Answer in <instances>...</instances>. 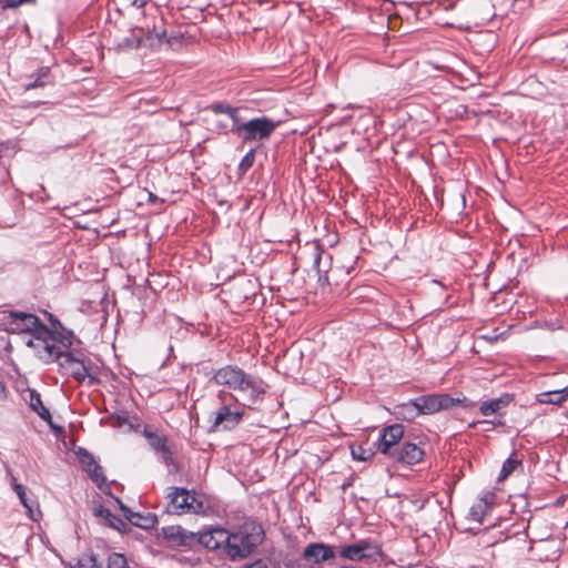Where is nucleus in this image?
Listing matches in <instances>:
<instances>
[{
	"mask_svg": "<svg viewBox=\"0 0 568 568\" xmlns=\"http://www.w3.org/2000/svg\"><path fill=\"white\" fill-rule=\"evenodd\" d=\"M488 510L486 509V506L483 504H474L469 509V516L473 520L483 523L484 517Z\"/></svg>",
	"mask_w": 568,
	"mask_h": 568,
	"instance_id": "33",
	"label": "nucleus"
},
{
	"mask_svg": "<svg viewBox=\"0 0 568 568\" xmlns=\"http://www.w3.org/2000/svg\"><path fill=\"white\" fill-rule=\"evenodd\" d=\"M245 371L237 365H225L219 369H212L207 376L209 381L217 386H224L234 390Z\"/></svg>",
	"mask_w": 568,
	"mask_h": 568,
	"instance_id": "14",
	"label": "nucleus"
},
{
	"mask_svg": "<svg viewBox=\"0 0 568 568\" xmlns=\"http://www.w3.org/2000/svg\"><path fill=\"white\" fill-rule=\"evenodd\" d=\"M49 321L51 322L54 328L62 326L61 322L58 318H55L52 314H49Z\"/></svg>",
	"mask_w": 568,
	"mask_h": 568,
	"instance_id": "43",
	"label": "nucleus"
},
{
	"mask_svg": "<svg viewBox=\"0 0 568 568\" xmlns=\"http://www.w3.org/2000/svg\"><path fill=\"white\" fill-rule=\"evenodd\" d=\"M143 436L148 439L150 447L156 453L164 450L168 446V436L159 433L158 429H152L150 426L144 427Z\"/></svg>",
	"mask_w": 568,
	"mask_h": 568,
	"instance_id": "22",
	"label": "nucleus"
},
{
	"mask_svg": "<svg viewBox=\"0 0 568 568\" xmlns=\"http://www.w3.org/2000/svg\"><path fill=\"white\" fill-rule=\"evenodd\" d=\"M29 393V407L32 412L37 413L38 416L48 423L51 429L55 432H63V427L57 426L52 423V416L50 410L43 405L41 395L33 388H28Z\"/></svg>",
	"mask_w": 568,
	"mask_h": 568,
	"instance_id": "17",
	"label": "nucleus"
},
{
	"mask_svg": "<svg viewBox=\"0 0 568 568\" xmlns=\"http://www.w3.org/2000/svg\"><path fill=\"white\" fill-rule=\"evenodd\" d=\"M403 406H404V404L398 406V408L400 409L399 414H402L404 416V418H406V419H413L414 417H410L412 416V410L410 409H404Z\"/></svg>",
	"mask_w": 568,
	"mask_h": 568,
	"instance_id": "42",
	"label": "nucleus"
},
{
	"mask_svg": "<svg viewBox=\"0 0 568 568\" xmlns=\"http://www.w3.org/2000/svg\"><path fill=\"white\" fill-rule=\"evenodd\" d=\"M143 41H144V29L140 27H133L130 29V32L128 36L120 39L116 44L115 49L119 52H128L132 50H139L143 48Z\"/></svg>",
	"mask_w": 568,
	"mask_h": 568,
	"instance_id": "18",
	"label": "nucleus"
},
{
	"mask_svg": "<svg viewBox=\"0 0 568 568\" xmlns=\"http://www.w3.org/2000/svg\"><path fill=\"white\" fill-rule=\"evenodd\" d=\"M244 409H232L230 404H222L212 422L211 432L232 430L243 419Z\"/></svg>",
	"mask_w": 568,
	"mask_h": 568,
	"instance_id": "10",
	"label": "nucleus"
},
{
	"mask_svg": "<svg viewBox=\"0 0 568 568\" xmlns=\"http://www.w3.org/2000/svg\"><path fill=\"white\" fill-rule=\"evenodd\" d=\"M537 400L540 404L560 405L561 403L565 402V396H562L558 390H550L540 393L537 396Z\"/></svg>",
	"mask_w": 568,
	"mask_h": 568,
	"instance_id": "28",
	"label": "nucleus"
},
{
	"mask_svg": "<svg viewBox=\"0 0 568 568\" xmlns=\"http://www.w3.org/2000/svg\"><path fill=\"white\" fill-rule=\"evenodd\" d=\"M220 204H221V205H224V204H227V202H225V201H221V202H220Z\"/></svg>",
	"mask_w": 568,
	"mask_h": 568,
	"instance_id": "52",
	"label": "nucleus"
},
{
	"mask_svg": "<svg viewBox=\"0 0 568 568\" xmlns=\"http://www.w3.org/2000/svg\"><path fill=\"white\" fill-rule=\"evenodd\" d=\"M92 513L95 517L102 518L105 526L119 532L123 534L129 529V525L122 518L112 514L110 509L105 508L103 505L93 506Z\"/></svg>",
	"mask_w": 568,
	"mask_h": 568,
	"instance_id": "19",
	"label": "nucleus"
},
{
	"mask_svg": "<svg viewBox=\"0 0 568 568\" xmlns=\"http://www.w3.org/2000/svg\"><path fill=\"white\" fill-rule=\"evenodd\" d=\"M244 568H268V566L263 559H256L250 564H246Z\"/></svg>",
	"mask_w": 568,
	"mask_h": 568,
	"instance_id": "39",
	"label": "nucleus"
},
{
	"mask_svg": "<svg viewBox=\"0 0 568 568\" xmlns=\"http://www.w3.org/2000/svg\"><path fill=\"white\" fill-rule=\"evenodd\" d=\"M115 500L119 505V508L124 513V516H130V513H132L133 510H131L125 504H123V501L120 498H115Z\"/></svg>",
	"mask_w": 568,
	"mask_h": 568,
	"instance_id": "41",
	"label": "nucleus"
},
{
	"mask_svg": "<svg viewBox=\"0 0 568 568\" xmlns=\"http://www.w3.org/2000/svg\"><path fill=\"white\" fill-rule=\"evenodd\" d=\"M75 336L71 329L65 328L63 325L58 328H49L48 334H43L38 341L42 345V349L45 353V346L55 345L62 351H73V341Z\"/></svg>",
	"mask_w": 568,
	"mask_h": 568,
	"instance_id": "13",
	"label": "nucleus"
},
{
	"mask_svg": "<svg viewBox=\"0 0 568 568\" xmlns=\"http://www.w3.org/2000/svg\"><path fill=\"white\" fill-rule=\"evenodd\" d=\"M0 322L4 331L10 334L30 333L34 339H39L43 334L49 333V327L32 313L22 311H1Z\"/></svg>",
	"mask_w": 568,
	"mask_h": 568,
	"instance_id": "3",
	"label": "nucleus"
},
{
	"mask_svg": "<svg viewBox=\"0 0 568 568\" xmlns=\"http://www.w3.org/2000/svg\"><path fill=\"white\" fill-rule=\"evenodd\" d=\"M268 385L260 376L246 372L241 375L240 382L234 389L240 393L245 400V406L252 408L253 405L262 403L267 393Z\"/></svg>",
	"mask_w": 568,
	"mask_h": 568,
	"instance_id": "8",
	"label": "nucleus"
},
{
	"mask_svg": "<svg viewBox=\"0 0 568 568\" xmlns=\"http://www.w3.org/2000/svg\"><path fill=\"white\" fill-rule=\"evenodd\" d=\"M162 454V462L166 465V466H171V465H174V458L172 456V452L169 447V445L165 447L164 450H161L160 452Z\"/></svg>",
	"mask_w": 568,
	"mask_h": 568,
	"instance_id": "37",
	"label": "nucleus"
},
{
	"mask_svg": "<svg viewBox=\"0 0 568 568\" xmlns=\"http://www.w3.org/2000/svg\"><path fill=\"white\" fill-rule=\"evenodd\" d=\"M163 537L174 546L193 549L195 546H202L211 550V544L207 538L212 536V526L201 532H192L181 526H165L162 528Z\"/></svg>",
	"mask_w": 568,
	"mask_h": 568,
	"instance_id": "5",
	"label": "nucleus"
},
{
	"mask_svg": "<svg viewBox=\"0 0 568 568\" xmlns=\"http://www.w3.org/2000/svg\"><path fill=\"white\" fill-rule=\"evenodd\" d=\"M448 400H450L449 394L420 395L404 403L403 408L412 410L410 417L432 415L440 410H448Z\"/></svg>",
	"mask_w": 568,
	"mask_h": 568,
	"instance_id": "7",
	"label": "nucleus"
},
{
	"mask_svg": "<svg viewBox=\"0 0 568 568\" xmlns=\"http://www.w3.org/2000/svg\"><path fill=\"white\" fill-rule=\"evenodd\" d=\"M312 256V267L316 272L318 277V283L324 285H329V276L328 273L332 267V255L326 252L321 245L315 244L311 250Z\"/></svg>",
	"mask_w": 568,
	"mask_h": 568,
	"instance_id": "12",
	"label": "nucleus"
},
{
	"mask_svg": "<svg viewBox=\"0 0 568 568\" xmlns=\"http://www.w3.org/2000/svg\"><path fill=\"white\" fill-rule=\"evenodd\" d=\"M224 395H225V392L224 390H220L219 394H217V397L222 398V396H224Z\"/></svg>",
	"mask_w": 568,
	"mask_h": 568,
	"instance_id": "49",
	"label": "nucleus"
},
{
	"mask_svg": "<svg viewBox=\"0 0 568 568\" xmlns=\"http://www.w3.org/2000/svg\"><path fill=\"white\" fill-rule=\"evenodd\" d=\"M495 494L493 491L484 493L478 500V504H483L486 506L487 510H490L491 507L495 505Z\"/></svg>",
	"mask_w": 568,
	"mask_h": 568,
	"instance_id": "36",
	"label": "nucleus"
},
{
	"mask_svg": "<svg viewBox=\"0 0 568 568\" xmlns=\"http://www.w3.org/2000/svg\"><path fill=\"white\" fill-rule=\"evenodd\" d=\"M29 80L30 81L24 84V91L54 84V77L51 73L50 67L39 68L36 72L29 75Z\"/></svg>",
	"mask_w": 568,
	"mask_h": 568,
	"instance_id": "21",
	"label": "nucleus"
},
{
	"mask_svg": "<svg viewBox=\"0 0 568 568\" xmlns=\"http://www.w3.org/2000/svg\"><path fill=\"white\" fill-rule=\"evenodd\" d=\"M131 1V4L136 7V8H142L146 4L148 0H130Z\"/></svg>",
	"mask_w": 568,
	"mask_h": 568,
	"instance_id": "44",
	"label": "nucleus"
},
{
	"mask_svg": "<svg viewBox=\"0 0 568 568\" xmlns=\"http://www.w3.org/2000/svg\"><path fill=\"white\" fill-rule=\"evenodd\" d=\"M254 160H255V150L254 149H251L241 160L240 164H239V171L244 174L246 173L252 166H253V163H254Z\"/></svg>",
	"mask_w": 568,
	"mask_h": 568,
	"instance_id": "31",
	"label": "nucleus"
},
{
	"mask_svg": "<svg viewBox=\"0 0 568 568\" xmlns=\"http://www.w3.org/2000/svg\"><path fill=\"white\" fill-rule=\"evenodd\" d=\"M404 440V426L402 424H392L381 430L377 450L389 457Z\"/></svg>",
	"mask_w": 568,
	"mask_h": 568,
	"instance_id": "11",
	"label": "nucleus"
},
{
	"mask_svg": "<svg viewBox=\"0 0 568 568\" xmlns=\"http://www.w3.org/2000/svg\"><path fill=\"white\" fill-rule=\"evenodd\" d=\"M45 363H57L62 375L71 376L78 383L87 381L88 386L100 383L97 372L93 369L92 361L79 349L62 351L55 345L45 346Z\"/></svg>",
	"mask_w": 568,
	"mask_h": 568,
	"instance_id": "2",
	"label": "nucleus"
},
{
	"mask_svg": "<svg viewBox=\"0 0 568 568\" xmlns=\"http://www.w3.org/2000/svg\"><path fill=\"white\" fill-rule=\"evenodd\" d=\"M341 558L355 562L379 564L385 559L382 545L372 538L358 539L337 547Z\"/></svg>",
	"mask_w": 568,
	"mask_h": 568,
	"instance_id": "4",
	"label": "nucleus"
},
{
	"mask_svg": "<svg viewBox=\"0 0 568 568\" xmlns=\"http://www.w3.org/2000/svg\"><path fill=\"white\" fill-rule=\"evenodd\" d=\"M276 129V122L270 118L261 116L246 121L242 125V135L240 136L243 142L248 141H263L271 136Z\"/></svg>",
	"mask_w": 568,
	"mask_h": 568,
	"instance_id": "9",
	"label": "nucleus"
},
{
	"mask_svg": "<svg viewBox=\"0 0 568 568\" xmlns=\"http://www.w3.org/2000/svg\"><path fill=\"white\" fill-rule=\"evenodd\" d=\"M159 201V197L154 195L153 193L149 194V202L150 203H156Z\"/></svg>",
	"mask_w": 568,
	"mask_h": 568,
	"instance_id": "48",
	"label": "nucleus"
},
{
	"mask_svg": "<svg viewBox=\"0 0 568 568\" xmlns=\"http://www.w3.org/2000/svg\"><path fill=\"white\" fill-rule=\"evenodd\" d=\"M335 556V547L324 542L308 544L303 551V558L316 565L333 559Z\"/></svg>",
	"mask_w": 568,
	"mask_h": 568,
	"instance_id": "16",
	"label": "nucleus"
},
{
	"mask_svg": "<svg viewBox=\"0 0 568 568\" xmlns=\"http://www.w3.org/2000/svg\"><path fill=\"white\" fill-rule=\"evenodd\" d=\"M450 403H448V410L453 409L455 407H462L465 410H471L475 407H477L478 403L475 400L469 399L468 397L464 396L463 394H458L457 396L450 395Z\"/></svg>",
	"mask_w": 568,
	"mask_h": 568,
	"instance_id": "25",
	"label": "nucleus"
},
{
	"mask_svg": "<svg viewBox=\"0 0 568 568\" xmlns=\"http://www.w3.org/2000/svg\"><path fill=\"white\" fill-rule=\"evenodd\" d=\"M514 400L513 394H501L499 397L490 398L479 405V412L483 416L488 417L498 414L500 409L507 407Z\"/></svg>",
	"mask_w": 568,
	"mask_h": 568,
	"instance_id": "20",
	"label": "nucleus"
},
{
	"mask_svg": "<svg viewBox=\"0 0 568 568\" xmlns=\"http://www.w3.org/2000/svg\"><path fill=\"white\" fill-rule=\"evenodd\" d=\"M562 396H565V400L568 398V385L561 389H558Z\"/></svg>",
	"mask_w": 568,
	"mask_h": 568,
	"instance_id": "47",
	"label": "nucleus"
},
{
	"mask_svg": "<svg viewBox=\"0 0 568 568\" xmlns=\"http://www.w3.org/2000/svg\"><path fill=\"white\" fill-rule=\"evenodd\" d=\"M4 390H6L4 384L0 382V392H4Z\"/></svg>",
	"mask_w": 568,
	"mask_h": 568,
	"instance_id": "50",
	"label": "nucleus"
},
{
	"mask_svg": "<svg viewBox=\"0 0 568 568\" xmlns=\"http://www.w3.org/2000/svg\"><path fill=\"white\" fill-rule=\"evenodd\" d=\"M352 456L356 460L365 462L373 456V452L359 445L357 447H352Z\"/></svg>",
	"mask_w": 568,
	"mask_h": 568,
	"instance_id": "34",
	"label": "nucleus"
},
{
	"mask_svg": "<svg viewBox=\"0 0 568 568\" xmlns=\"http://www.w3.org/2000/svg\"><path fill=\"white\" fill-rule=\"evenodd\" d=\"M126 520L136 527H140L142 529H151L158 524V518L154 514L148 513V514H141L132 511L130 513V516H126Z\"/></svg>",
	"mask_w": 568,
	"mask_h": 568,
	"instance_id": "23",
	"label": "nucleus"
},
{
	"mask_svg": "<svg viewBox=\"0 0 568 568\" xmlns=\"http://www.w3.org/2000/svg\"><path fill=\"white\" fill-rule=\"evenodd\" d=\"M216 128H217L220 131H223L224 133H227V132H229L227 126H226L224 123H222V122H217V123H216Z\"/></svg>",
	"mask_w": 568,
	"mask_h": 568,
	"instance_id": "46",
	"label": "nucleus"
},
{
	"mask_svg": "<svg viewBox=\"0 0 568 568\" xmlns=\"http://www.w3.org/2000/svg\"><path fill=\"white\" fill-rule=\"evenodd\" d=\"M342 568H356L355 566H344Z\"/></svg>",
	"mask_w": 568,
	"mask_h": 568,
	"instance_id": "51",
	"label": "nucleus"
},
{
	"mask_svg": "<svg viewBox=\"0 0 568 568\" xmlns=\"http://www.w3.org/2000/svg\"><path fill=\"white\" fill-rule=\"evenodd\" d=\"M13 490L17 493L21 504L29 509L30 513H32V507L29 505V501L27 499V493L26 487L21 484H13Z\"/></svg>",
	"mask_w": 568,
	"mask_h": 568,
	"instance_id": "35",
	"label": "nucleus"
},
{
	"mask_svg": "<svg viewBox=\"0 0 568 568\" xmlns=\"http://www.w3.org/2000/svg\"><path fill=\"white\" fill-rule=\"evenodd\" d=\"M521 464L523 463L520 459L508 457L503 463V466H501V469H500L497 480L498 481L505 480L507 477H509L516 470L517 467L521 466Z\"/></svg>",
	"mask_w": 568,
	"mask_h": 568,
	"instance_id": "27",
	"label": "nucleus"
},
{
	"mask_svg": "<svg viewBox=\"0 0 568 568\" xmlns=\"http://www.w3.org/2000/svg\"><path fill=\"white\" fill-rule=\"evenodd\" d=\"M77 458L82 466V469L88 473L98 462L94 456L83 447L75 450Z\"/></svg>",
	"mask_w": 568,
	"mask_h": 568,
	"instance_id": "26",
	"label": "nucleus"
},
{
	"mask_svg": "<svg viewBox=\"0 0 568 568\" xmlns=\"http://www.w3.org/2000/svg\"><path fill=\"white\" fill-rule=\"evenodd\" d=\"M424 454L419 445L404 439L388 458L404 465H415L422 462Z\"/></svg>",
	"mask_w": 568,
	"mask_h": 568,
	"instance_id": "15",
	"label": "nucleus"
},
{
	"mask_svg": "<svg viewBox=\"0 0 568 568\" xmlns=\"http://www.w3.org/2000/svg\"><path fill=\"white\" fill-rule=\"evenodd\" d=\"M22 4V0H0V9H13Z\"/></svg>",
	"mask_w": 568,
	"mask_h": 568,
	"instance_id": "38",
	"label": "nucleus"
},
{
	"mask_svg": "<svg viewBox=\"0 0 568 568\" xmlns=\"http://www.w3.org/2000/svg\"><path fill=\"white\" fill-rule=\"evenodd\" d=\"M166 498V510L172 514H201L205 510L203 500H200L194 491L191 493L183 487H173Z\"/></svg>",
	"mask_w": 568,
	"mask_h": 568,
	"instance_id": "6",
	"label": "nucleus"
},
{
	"mask_svg": "<svg viewBox=\"0 0 568 568\" xmlns=\"http://www.w3.org/2000/svg\"><path fill=\"white\" fill-rule=\"evenodd\" d=\"M88 474L93 483L97 484V486L101 489L102 485L106 483V478L104 476L102 467L98 464H95L90 470H88Z\"/></svg>",
	"mask_w": 568,
	"mask_h": 568,
	"instance_id": "29",
	"label": "nucleus"
},
{
	"mask_svg": "<svg viewBox=\"0 0 568 568\" xmlns=\"http://www.w3.org/2000/svg\"><path fill=\"white\" fill-rule=\"evenodd\" d=\"M233 106L226 102H214L205 108V110L214 114H227L232 112Z\"/></svg>",
	"mask_w": 568,
	"mask_h": 568,
	"instance_id": "32",
	"label": "nucleus"
},
{
	"mask_svg": "<svg viewBox=\"0 0 568 568\" xmlns=\"http://www.w3.org/2000/svg\"><path fill=\"white\" fill-rule=\"evenodd\" d=\"M166 32L164 30L161 32H156L155 30L144 31L143 48H159L164 42Z\"/></svg>",
	"mask_w": 568,
	"mask_h": 568,
	"instance_id": "24",
	"label": "nucleus"
},
{
	"mask_svg": "<svg viewBox=\"0 0 568 568\" xmlns=\"http://www.w3.org/2000/svg\"><path fill=\"white\" fill-rule=\"evenodd\" d=\"M264 539L263 525L253 518H247L230 529L212 526V536H209L207 541L211 544V550L215 551L220 558L235 562L253 555Z\"/></svg>",
	"mask_w": 568,
	"mask_h": 568,
	"instance_id": "1",
	"label": "nucleus"
},
{
	"mask_svg": "<svg viewBox=\"0 0 568 568\" xmlns=\"http://www.w3.org/2000/svg\"><path fill=\"white\" fill-rule=\"evenodd\" d=\"M546 327L550 331L561 329L562 326L558 320H551L545 323Z\"/></svg>",
	"mask_w": 568,
	"mask_h": 568,
	"instance_id": "40",
	"label": "nucleus"
},
{
	"mask_svg": "<svg viewBox=\"0 0 568 568\" xmlns=\"http://www.w3.org/2000/svg\"><path fill=\"white\" fill-rule=\"evenodd\" d=\"M230 119L232 120V128L230 129V132L237 135L239 138L242 135L241 128L245 122L242 121V119L239 115V109L234 108L232 109V112L229 113Z\"/></svg>",
	"mask_w": 568,
	"mask_h": 568,
	"instance_id": "30",
	"label": "nucleus"
},
{
	"mask_svg": "<svg viewBox=\"0 0 568 568\" xmlns=\"http://www.w3.org/2000/svg\"><path fill=\"white\" fill-rule=\"evenodd\" d=\"M26 345L29 346V347H38V346H40L42 348L41 343L38 341V343L36 344L32 338L28 339L26 342Z\"/></svg>",
	"mask_w": 568,
	"mask_h": 568,
	"instance_id": "45",
	"label": "nucleus"
}]
</instances>
